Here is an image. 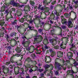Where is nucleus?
Listing matches in <instances>:
<instances>
[{"mask_svg": "<svg viewBox=\"0 0 78 78\" xmlns=\"http://www.w3.org/2000/svg\"><path fill=\"white\" fill-rule=\"evenodd\" d=\"M10 3V5H12L13 6H15L17 8H23V7H24V6H25L24 4L20 5L19 3H16L15 2L13 1H11Z\"/></svg>", "mask_w": 78, "mask_h": 78, "instance_id": "1", "label": "nucleus"}, {"mask_svg": "<svg viewBox=\"0 0 78 78\" xmlns=\"http://www.w3.org/2000/svg\"><path fill=\"white\" fill-rule=\"evenodd\" d=\"M42 39H43V38L42 36L39 35L37 36H36L34 37V42L35 43L38 42H41L42 41Z\"/></svg>", "mask_w": 78, "mask_h": 78, "instance_id": "2", "label": "nucleus"}, {"mask_svg": "<svg viewBox=\"0 0 78 78\" xmlns=\"http://www.w3.org/2000/svg\"><path fill=\"white\" fill-rule=\"evenodd\" d=\"M62 62H63V66H65V67L62 66V68L63 70H66V65L70 62V61L69 60H67L66 62L64 61V60H62Z\"/></svg>", "mask_w": 78, "mask_h": 78, "instance_id": "3", "label": "nucleus"}, {"mask_svg": "<svg viewBox=\"0 0 78 78\" xmlns=\"http://www.w3.org/2000/svg\"><path fill=\"white\" fill-rule=\"evenodd\" d=\"M55 66L56 68H57L58 70H61L62 69V66H61L60 64L58 62H55Z\"/></svg>", "mask_w": 78, "mask_h": 78, "instance_id": "4", "label": "nucleus"}, {"mask_svg": "<svg viewBox=\"0 0 78 78\" xmlns=\"http://www.w3.org/2000/svg\"><path fill=\"white\" fill-rule=\"evenodd\" d=\"M63 56V54L62 52L61 51H58L57 52V56L58 58H61Z\"/></svg>", "mask_w": 78, "mask_h": 78, "instance_id": "5", "label": "nucleus"}, {"mask_svg": "<svg viewBox=\"0 0 78 78\" xmlns=\"http://www.w3.org/2000/svg\"><path fill=\"white\" fill-rule=\"evenodd\" d=\"M23 48V47H20V48H17L16 49V50L17 53H20L22 51V49Z\"/></svg>", "mask_w": 78, "mask_h": 78, "instance_id": "6", "label": "nucleus"}, {"mask_svg": "<svg viewBox=\"0 0 78 78\" xmlns=\"http://www.w3.org/2000/svg\"><path fill=\"white\" fill-rule=\"evenodd\" d=\"M67 56L68 58H71L73 56V53L72 52H69L67 53Z\"/></svg>", "mask_w": 78, "mask_h": 78, "instance_id": "7", "label": "nucleus"}, {"mask_svg": "<svg viewBox=\"0 0 78 78\" xmlns=\"http://www.w3.org/2000/svg\"><path fill=\"white\" fill-rule=\"evenodd\" d=\"M76 73L74 72H73V71L72 70H68L67 72V74H69L70 75H73V73Z\"/></svg>", "mask_w": 78, "mask_h": 78, "instance_id": "8", "label": "nucleus"}, {"mask_svg": "<svg viewBox=\"0 0 78 78\" xmlns=\"http://www.w3.org/2000/svg\"><path fill=\"white\" fill-rule=\"evenodd\" d=\"M45 61H47V60L48 61V62H51V58L50 56H46L45 57Z\"/></svg>", "mask_w": 78, "mask_h": 78, "instance_id": "9", "label": "nucleus"}, {"mask_svg": "<svg viewBox=\"0 0 78 78\" xmlns=\"http://www.w3.org/2000/svg\"><path fill=\"white\" fill-rule=\"evenodd\" d=\"M63 42H62V43L60 44V47L62 48H63V49H65L66 48V44L63 45Z\"/></svg>", "mask_w": 78, "mask_h": 78, "instance_id": "10", "label": "nucleus"}, {"mask_svg": "<svg viewBox=\"0 0 78 78\" xmlns=\"http://www.w3.org/2000/svg\"><path fill=\"white\" fill-rule=\"evenodd\" d=\"M62 24L67 25V20L66 19H64L63 20H62Z\"/></svg>", "mask_w": 78, "mask_h": 78, "instance_id": "11", "label": "nucleus"}, {"mask_svg": "<svg viewBox=\"0 0 78 78\" xmlns=\"http://www.w3.org/2000/svg\"><path fill=\"white\" fill-rule=\"evenodd\" d=\"M72 25V26H71V28H72V27H73V26H72L73 25L72 22L71 21H69L68 22V27H70V25Z\"/></svg>", "mask_w": 78, "mask_h": 78, "instance_id": "12", "label": "nucleus"}, {"mask_svg": "<svg viewBox=\"0 0 78 78\" xmlns=\"http://www.w3.org/2000/svg\"><path fill=\"white\" fill-rule=\"evenodd\" d=\"M25 61H28V62H30V61H32V60L30 57L27 58L26 59Z\"/></svg>", "mask_w": 78, "mask_h": 78, "instance_id": "13", "label": "nucleus"}, {"mask_svg": "<svg viewBox=\"0 0 78 78\" xmlns=\"http://www.w3.org/2000/svg\"><path fill=\"white\" fill-rule=\"evenodd\" d=\"M15 56L17 57H19V56H21V59H22V58H23V55H21L19 54L18 53H17L16 54Z\"/></svg>", "mask_w": 78, "mask_h": 78, "instance_id": "14", "label": "nucleus"}, {"mask_svg": "<svg viewBox=\"0 0 78 78\" xmlns=\"http://www.w3.org/2000/svg\"><path fill=\"white\" fill-rule=\"evenodd\" d=\"M38 32H39V33H41V34H44V33L42 32V29H38Z\"/></svg>", "mask_w": 78, "mask_h": 78, "instance_id": "15", "label": "nucleus"}, {"mask_svg": "<svg viewBox=\"0 0 78 78\" xmlns=\"http://www.w3.org/2000/svg\"><path fill=\"white\" fill-rule=\"evenodd\" d=\"M55 55H56V53H55V52H54L51 54V57H53L55 56Z\"/></svg>", "mask_w": 78, "mask_h": 78, "instance_id": "16", "label": "nucleus"}, {"mask_svg": "<svg viewBox=\"0 0 78 78\" xmlns=\"http://www.w3.org/2000/svg\"><path fill=\"white\" fill-rule=\"evenodd\" d=\"M30 41H29V43H28V42L27 41H26V42H25V41H23L22 42V44H23V45H24V44H27V43H28V44H30Z\"/></svg>", "mask_w": 78, "mask_h": 78, "instance_id": "17", "label": "nucleus"}, {"mask_svg": "<svg viewBox=\"0 0 78 78\" xmlns=\"http://www.w3.org/2000/svg\"><path fill=\"white\" fill-rule=\"evenodd\" d=\"M16 32H13L12 33L10 34V36L12 37V36H16Z\"/></svg>", "mask_w": 78, "mask_h": 78, "instance_id": "18", "label": "nucleus"}, {"mask_svg": "<svg viewBox=\"0 0 78 78\" xmlns=\"http://www.w3.org/2000/svg\"><path fill=\"white\" fill-rule=\"evenodd\" d=\"M28 28H29L30 29V30H32L33 29H34V27H32L31 26H28Z\"/></svg>", "mask_w": 78, "mask_h": 78, "instance_id": "19", "label": "nucleus"}, {"mask_svg": "<svg viewBox=\"0 0 78 78\" xmlns=\"http://www.w3.org/2000/svg\"><path fill=\"white\" fill-rule=\"evenodd\" d=\"M54 13L55 14V15H56V16H59V14H58V12H57V11H54Z\"/></svg>", "mask_w": 78, "mask_h": 78, "instance_id": "20", "label": "nucleus"}, {"mask_svg": "<svg viewBox=\"0 0 78 78\" xmlns=\"http://www.w3.org/2000/svg\"><path fill=\"white\" fill-rule=\"evenodd\" d=\"M73 2L77 6V7H78V1H76L75 2L74 1Z\"/></svg>", "mask_w": 78, "mask_h": 78, "instance_id": "21", "label": "nucleus"}, {"mask_svg": "<svg viewBox=\"0 0 78 78\" xmlns=\"http://www.w3.org/2000/svg\"><path fill=\"white\" fill-rule=\"evenodd\" d=\"M64 16L66 17L67 18V17H69V14H68V13H66L64 14Z\"/></svg>", "mask_w": 78, "mask_h": 78, "instance_id": "22", "label": "nucleus"}, {"mask_svg": "<svg viewBox=\"0 0 78 78\" xmlns=\"http://www.w3.org/2000/svg\"><path fill=\"white\" fill-rule=\"evenodd\" d=\"M54 48L55 49H59V47L58 46H55L54 47Z\"/></svg>", "mask_w": 78, "mask_h": 78, "instance_id": "23", "label": "nucleus"}, {"mask_svg": "<svg viewBox=\"0 0 78 78\" xmlns=\"http://www.w3.org/2000/svg\"><path fill=\"white\" fill-rule=\"evenodd\" d=\"M53 41H54V39H53L49 40V42L51 44H53Z\"/></svg>", "mask_w": 78, "mask_h": 78, "instance_id": "24", "label": "nucleus"}, {"mask_svg": "<svg viewBox=\"0 0 78 78\" xmlns=\"http://www.w3.org/2000/svg\"><path fill=\"white\" fill-rule=\"evenodd\" d=\"M30 4L31 5H33L34 4V2L33 1H30Z\"/></svg>", "mask_w": 78, "mask_h": 78, "instance_id": "25", "label": "nucleus"}, {"mask_svg": "<svg viewBox=\"0 0 78 78\" xmlns=\"http://www.w3.org/2000/svg\"><path fill=\"white\" fill-rule=\"evenodd\" d=\"M19 21L22 23H23L24 22V19L23 18H22L21 20H19Z\"/></svg>", "mask_w": 78, "mask_h": 78, "instance_id": "26", "label": "nucleus"}, {"mask_svg": "<svg viewBox=\"0 0 78 78\" xmlns=\"http://www.w3.org/2000/svg\"><path fill=\"white\" fill-rule=\"evenodd\" d=\"M43 4H46V5H48L49 3H50V2H47L46 1H44L43 2Z\"/></svg>", "mask_w": 78, "mask_h": 78, "instance_id": "27", "label": "nucleus"}, {"mask_svg": "<svg viewBox=\"0 0 78 78\" xmlns=\"http://www.w3.org/2000/svg\"><path fill=\"white\" fill-rule=\"evenodd\" d=\"M14 64L15 66H22V65L21 64H20V65L18 64L17 62H15Z\"/></svg>", "mask_w": 78, "mask_h": 78, "instance_id": "28", "label": "nucleus"}, {"mask_svg": "<svg viewBox=\"0 0 78 78\" xmlns=\"http://www.w3.org/2000/svg\"><path fill=\"white\" fill-rule=\"evenodd\" d=\"M39 23L40 24H41V26H42V25H44V23L41 22V21H40V20H39Z\"/></svg>", "mask_w": 78, "mask_h": 78, "instance_id": "29", "label": "nucleus"}, {"mask_svg": "<svg viewBox=\"0 0 78 78\" xmlns=\"http://www.w3.org/2000/svg\"><path fill=\"white\" fill-rule=\"evenodd\" d=\"M6 38L7 40H9V37L8 36V35L6 34Z\"/></svg>", "mask_w": 78, "mask_h": 78, "instance_id": "30", "label": "nucleus"}, {"mask_svg": "<svg viewBox=\"0 0 78 78\" xmlns=\"http://www.w3.org/2000/svg\"><path fill=\"white\" fill-rule=\"evenodd\" d=\"M55 74L56 75H58V76L59 75V74L58 71H56L55 72Z\"/></svg>", "mask_w": 78, "mask_h": 78, "instance_id": "31", "label": "nucleus"}, {"mask_svg": "<svg viewBox=\"0 0 78 78\" xmlns=\"http://www.w3.org/2000/svg\"><path fill=\"white\" fill-rule=\"evenodd\" d=\"M45 67L46 69H48V68H49V67H50V65H49L48 64H46L45 66Z\"/></svg>", "mask_w": 78, "mask_h": 78, "instance_id": "32", "label": "nucleus"}, {"mask_svg": "<svg viewBox=\"0 0 78 78\" xmlns=\"http://www.w3.org/2000/svg\"><path fill=\"white\" fill-rule=\"evenodd\" d=\"M73 64L74 65V66H78V63L77 62H75Z\"/></svg>", "mask_w": 78, "mask_h": 78, "instance_id": "33", "label": "nucleus"}, {"mask_svg": "<svg viewBox=\"0 0 78 78\" xmlns=\"http://www.w3.org/2000/svg\"><path fill=\"white\" fill-rule=\"evenodd\" d=\"M49 51L50 52V53H53L54 52H55L54 51H53V50L52 49H49Z\"/></svg>", "mask_w": 78, "mask_h": 78, "instance_id": "34", "label": "nucleus"}, {"mask_svg": "<svg viewBox=\"0 0 78 78\" xmlns=\"http://www.w3.org/2000/svg\"><path fill=\"white\" fill-rule=\"evenodd\" d=\"M44 48L45 50H46V49H48V46H47V45H45L44 46Z\"/></svg>", "mask_w": 78, "mask_h": 78, "instance_id": "35", "label": "nucleus"}, {"mask_svg": "<svg viewBox=\"0 0 78 78\" xmlns=\"http://www.w3.org/2000/svg\"><path fill=\"white\" fill-rule=\"evenodd\" d=\"M37 54H41V51L37 50Z\"/></svg>", "mask_w": 78, "mask_h": 78, "instance_id": "36", "label": "nucleus"}, {"mask_svg": "<svg viewBox=\"0 0 78 78\" xmlns=\"http://www.w3.org/2000/svg\"><path fill=\"white\" fill-rule=\"evenodd\" d=\"M5 22H2L1 23V25H2L1 26V27H3V25L5 23Z\"/></svg>", "mask_w": 78, "mask_h": 78, "instance_id": "37", "label": "nucleus"}, {"mask_svg": "<svg viewBox=\"0 0 78 78\" xmlns=\"http://www.w3.org/2000/svg\"><path fill=\"white\" fill-rule=\"evenodd\" d=\"M45 8L46 10H47L48 12V11H49V9H49V8L48 7H45Z\"/></svg>", "mask_w": 78, "mask_h": 78, "instance_id": "38", "label": "nucleus"}, {"mask_svg": "<svg viewBox=\"0 0 78 78\" xmlns=\"http://www.w3.org/2000/svg\"><path fill=\"white\" fill-rule=\"evenodd\" d=\"M53 72L52 71H50V74L51 75V76H52L53 75Z\"/></svg>", "mask_w": 78, "mask_h": 78, "instance_id": "39", "label": "nucleus"}, {"mask_svg": "<svg viewBox=\"0 0 78 78\" xmlns=\"http://www.w3.org/2000/svg\"><path fill=\"white\" fill-rule=\"evenodd\" d=\"M62 29H66V26H63L62 27Z\"/></svg>", "mask_w": 78, "mask_h": 78, "instance_id": "40", "label": "nucleus"}, {"mask_svg": "<svg viewBox=\"0 0 78 78\" xmlns=\"http://www.w3.org/2000/svg\"><path fill=\"white\" fill-rule=\"evenodd\" d=\"M40 9L41 11H44V7H42Z\"/></svg>", "mask_w": 78, "mask_h": 78, "instance_id": "41", "label": "nucleus"}, {"mask_svg": "<svg viewBox=\"0 0 78 78\" xmlns=\"http://www.w3.org/2000/svg\"><path fill=\"white\" fill-rule=\"evenodd\" d=\"M61 19H62V20H64V19H65L64 18V16H61Z\"/></svg>", "mask_w": 78, "mask_h": 78, "instance_id": "42", "label": "nucleus"}, {"mask_svg": "<svg viewBox=\"0 0 78 78\" xmlns=\"http://www.w3.org/2000/svg\"><path fill=\"white\" fill-rule=\"evenodd\" d=\"M26 50L27 51H29V50H30V47H27L26 48Z\"/></svg>", "mask_w": 78, "mask_h": 78, "instance_id": "43", "label": "nucleus"}, {"mask_svg": "<svg viewBox=\"0 0 78 78\" xmlns=\"http://www.w3.org/2000/svg\"><path fill=\"white\" fill-rule=\"evenodd\" d=\"M38 70L40 72H42V71H43V69H38Z\"/></svg>", "mask_w": 78, "mask_h": 78, "instance_id": "44", "label": "nucleus"}, {"mask_svg": "<svg viewBox=\"0 0 78 78\" xmlns=\"http://www.w3.org/2000/svg\"><path fill=\"white\" fill-rule=\"evenodd\" d=\"M33 21H34V20H30L29 21L30 23H33Z\"/></svg>", "mask_w": 78, "mask_h": 78, "instance_id": "45", "label": "nucleus"}, {"mask_svg": "<svg viewBox=\"0 0 78 78\" xmlns=\"http://www.w3.org/2000/svg\"><path fill=\"white\" fill-rule=\"evenodd\" d=\"M33 70L31 69H29V72H30V73H31V72H33Z\"/></svg>", "mask_w": 78, "mask_h": 78, "instance_id": "46", "label": "nucleus"}, {"mask_svg": "<svg viewBox=\"0 0 78 78\" xmlns=\"http://www.w3.org/2000/svg\"><path fill=\"white\" fill-rule=\"evenodd\" d=\"M31 56L32 57V58H34L35 56V55H34V54H32L31 55Z\"/></svg>", "mask_w": 78, "mask_h": 78, "instance_id": "47", "label": "nucleus"}, {"mask_svg": "<svg viewBox=\"0 0 78 78\" xmlns=\"http://www.w3.org/2000/svg\"><path fill=\"white\" fill-rule=\"evenodd\" d=\"M21 38L22 39H27V37H25V36H23L21 37Z\"/></svg>", "mask_w": 78, "mask_h": 78, "instance_id": "48", "label": "nucleus"}, {"mask_svg": "<svg viewBox=\"0 0 78 78\" xmlns=\"http://www.w3.org/2000/svg\"><path fill=\"white\" fill-rule=\"evenodd\" d=\"M58 16H56V18H54V20H58Z\"/></svg>", "mask_w": 78, "mask_h": 78, "instance_id": "49", "label": "nucleus"}, {"mask_svg": "<svg viewBox=\"0 0 78 78\" xmlns=\"http://www.w3.org/2000/svg\"><path fill=\"white\" fill-rule=\"evenodd\" d=\"M40 76H44V73H41L40 74Z\"/></svg>", "mask_w": 78, "mask_h": 78, "instance_id": "50", "label": "nucleus"}, {"mask_svg": "<svg viewBox=\"0 0 78 78\" xmlns=\"http://www.w3.org/2000/svg\"><path fill=\"white\" fill-rule=\"evenodd\" d=\"M22 73H23V74H24V69H23V68H22Z\"/></svg>", "mask_w": 78, "mask_h": 78, "instance_id": "51", "label": "nucleus"}, {"mask_svg": "<svg viewBox=\"0 0 78 78\" xmlns=\"http://www.w3.org/2000/svg\"><path fill=\"white\" fill-rule=\"evenodd\" d=\"M30 48H32L33 50H34V47L33 46H31Z\"/></svg>", "mask_w": 78, "mask_h": 78, "instance_id": "52", "label": "nucleus"}, {"mask_svg": "<svg viewBox=\"0 0 78 78\" xmlns=\"http://www.w3.org/2000/svg\"><path fill=\"white\" fill-rule=\"evenodd\" d=\"M10 64V63L9 62H6V63H5V65H9V64Z\"/></svg>", "mask_w": 78, "mask_h": 78, "instance_id": "53", "label": "nucleus"}, {"mask_svg": "<svg viewBox=\"0 0 78 78\" xmlns=\"http://www.w3.org/2000/svg\"><path fill=\"white\" fill-rule=\"evenodd\" d=\"M19 71L15 73V75H18V74H19Z\"/></svg>", "mask_w": 78, "mask_h": 78, "instance_id": "54", "label": "nucleus"}, {"mask_svg": "<svg viewBox=\"0 0 78 78\" xmlns=\"http://www.w3.org/2000/svg\"><path fill=\"white\" fill-rule=\"evenodd\" d=\"M9 67L10 68L12 69V66L11 65H10L9 66Z\"/></svg>", "mask_w": 78, "mask_h": 78, "instance_id": "55", "label": "nucleus"}, {"mask_svg": "<svg viewBox=\"0 0 78 78\" xmlns=\"http://www.w3.org/2000/svg\"><path fill=\"white\" fill-rule=\"evenodd\" d=\"M7 48H8L9 50H10L11 49V47L10 46H9L7 47Z\"/></svg>", "mask_w": 78, "mask_h": 78, "instance_id": "56", "label": "nucleus"}, {"mask_svg": "<svg viewBox=\"0 0 78 78\" xmlns=\"http://www.w3.org/2000/svg\"><path fill=\"white\" fill-rule=\"evenodd\" d=\"M37 69H38V67H37V66H36V69H35V71H36V70H37Z\"/></svg>", "mask_w": 78, "mask_h": 78, "instance_id": "57", "label": "nucleus"}, {"mask_svg": "<svg viewBox=\"0 0 78 78\" xmlns=\"http://www.w3.org/2000/svg\"><path fill=\"white\" fill-rule=\"evenodd\" d=\"M20 26H19L18 25L16 26V28H20Z\"/></svg>", "mask_w": 78, "mask_h": 78, "instance_id": "58", "label": "nucleus"}, {"mask_svg": "<svg viewBox=\"0 0 78 78\" xmlns=\"http://www.w3.org/2000/svg\"><path fill=\"white\" fill-rule=\"evenodd\" d=\"M12 11H15L16 9H15V8H13L12 9Z\"/></svg>", "mask_w": 78, "mask_h": 78, "instance_id": "59", "label": "nucleus"}, {"mask_svg": "<svg viewBox=\"0 0 78 78\" xmlns=\"http://www.w3.org/2000/svg\"><path fill=\"white\" fill-rule=\"evenodd\" d=\"M15 39H16V40H17V39H19V37H15Z\"/></svg>", "mask_w": 78, "mask_h": 78, "instance_id": "60", "label": "nucleus"}, {"mask_svg": "<svg viewBox=\"0 0 78 78\" xmlns=\"http://www.w3.org/2000/svg\"><path fill=\"white\" fill-rule=\"evenodd\" d=\"M53 23V22L52 21H51V20H50V23H51V24H52Z\"/></svg>", "mask_w": 78, "mask_h": 78, "instance_id": "61", "label": "nucleus"}, {"mask_svg": "<svg viewBox=\"0 0 78 78\" xmlns=\"http://www.w3.org/2000/svg\"><path fill=\"white\" fill-rule=\"evenodd\" d=\"M2 31H3V30H5V28L2 27Z\"/></svg>", "mask_w": 78, "mask_h": 78, "instance_id": "62", "label": "nucleus"}, {"mask_svg": "<svg viewBox=\"0 0 78 78\" xmlns=\"http://www.w3.org/2000/svg\"><path fill=\"white\" fill-rule=\"evenodd\" d=\"M26 78H30V76H26Z\"/></svg>", "mask_w": 78, "mask_h": 78, "instance_id": "63", "label": "nucleus"}, {"mask_svg": "<svg viewBox=\"0 0 78 78\" xmlns=\"http://www.w3.org/2000/svg\"><path fill=\"white\" fill-rule=\"evenodd\" d=\"M32 78H37V76H33Z\"/></svg>", "mask_w": 78, "mask_h": 78, "instance_id": "64", "label": "nucleus"}]
</instances>
